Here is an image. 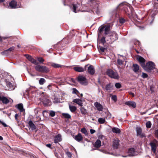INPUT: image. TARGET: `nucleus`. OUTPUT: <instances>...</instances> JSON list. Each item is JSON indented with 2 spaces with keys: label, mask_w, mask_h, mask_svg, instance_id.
<instances>
[{
  "label": "nucleus",
  "mask_w": 158,
  "mask_h": 158,
  "mask_svg": "<svg viewBox=\"0 0 158 158\" xmlns=\"http://www.w3.org/2000/svg\"><path fill=\"white\" fill-rule=\"evenodd\" d=\"M110 31V25L107 24L101 26L98 29V38L103 44L107 42V44H111L118 39V35L114 31Z\"/></svg>",
  "instance_id": "f257e3e1"
},
{
  "label": "nucleus",
  "mask_w": 158,
  "mask_h": 158,
  "mask_svg": "<svg viewBox=\"0 0 158 158\" xmlns=\"http://www.w3.org/2000/svg\"><path fill=\"white\" fill-rule=\"evenodd\" d=\"M36 71L43 73H47L49 71L48 68L45 66L38 65L35 67Z\"/></svg>",
  "instance_id": "f03ea898"
},
{
  "label": "nucleus",
  "mask_w": 158,
  "mask_h": 158,
  "mask_svg": "<svg viewBox=\"0 0 158 158\" xmlns=\"http://www.w3.org/2000/svg\"><path fill=\"white\" fill-rule=\"evenodd\" d=\"M107 75L111 78L117 79L119 78V76L118 73L110 69H108L106 72Z\"/></svg>",
  "instance_id": "7ed1b4c3"
},
{
  "label": "nucleus",
  "mask_w": 158,
  "mask_h": 158,
  "mask_svg": "<svg viewBox=\"0 0 158 158\" xmlns=\"http://www.w3.org/2000/svg\"><path fill=\"white\" fill-rule=\"evenodd\" d=\"M143 68L147 71L149 72L151 71V70L155 68V64L153 62L149 61L146 64V65H145Z\"/></svg>",
  "instance_id": "20e7f679"
},
{
  "label": "nucleus",
  "mask_w": 158,
  "mask_h": 158,
  "mask_svg": "<svg viewBox=\"0 0 158 158\" xmlns=\"http://www.w3.org/2000/svg\"><path fill=\"white\" fill-rule=\"evenodd\" d=\"M128 153L129 156H133L138 155V152L134 148H131L129 149Z\"/></svg>",
  "instance_id": "39448f33"
},
{
  "label": "nucleus",
  "mask_w": 158,
  "mask_h": 158,
  "mask_svg": "<svg viewBox=\"0 0 158 158\" xmlns=\"http://www.w3.org/2000/svg\"><path fill=\"white\" fill-rule=\"evenodd\" d=\"M6 84L7 87H6V89L8 90H12L15 88V86L12 85L10 82L6 81Z\"/></svg>",
  "instance_id": "423d86ee"
},
{
  "label": "nucleus",
  "mask_w": 158,
  "mask_h": 158,
  "mask_svg": "<svg viewBox=\"0 0 158 158\" xmlns=\"http://www.w3.org/2000/svg\"><path fill=\"white\" fill-rule=\"evenodd\" d=\"M137 60L139 62L141 66L143 68L145 65V59L140 56H138L137 57Z\"/></svg>",
  "instance_id": "0eeeda50"
},
{
  "label": "nucleus",
  "mask_w": 158,
  "mask_h": 158,
  "mask_svg": "<svg viewBox=\"0 0 158 158\" xmlns=\"http://www.w3.org/2000/svg\"><path fill=\"white\" fill-rule=\"evenodd\" d=\"M78 79V81L82 84H85L86 83V78L82 76H79Z\"/></svg>",
  "instance_id": "6e6552de"
},
{
  "label": "nucleus",
  "mask_w": 158,
  "mask_h": 158,
  "mask_svg": "<svg viewBox=\"0 0 158 158\" xmlns=\"http://www.w3.org/2000/svg\"><path fill=\"white\" fill-rule=\"evenodd\" d=\"M137 135L141 137H143L145 136V134L142 133V130L140 127H137L136 128Z\"/></svg>",
  "instance_id": "1a4fd4ad"
},
{
  "label": "nucleus",
  "mask_w": 158,
  "mask_h": 158,
  "mask_svg": "<svg viewBox=\"0 0 158 158\" xmlns=\"http://www.w3.org/2000/svg\"><path fill=\"white\" fill-rule=\"evenodd\" d=\"M94 105L96 109L99 111H102L103 107L102 105L98 102H96L94 103Z\"/></svg>",
  "instance_id": "9d476101"
},
{
  "label": "nucleus",
  "mask_w": 158,
  "mask_h": 158,
  "mask_svg": "<svg viewBox=\"0 0 158 158\" xmlns=\"http://www.w3.org/2000/svg\"><path fill=\"white\" fill-rule=\"evenodd\" d=\"M26 56L27 59L31 62L35 64L36 65L38 64V62L36 60L33 58L31 56L29 55H26Z\"/></svg>",
  "instance_id": "9b49d317"
},
{
  "label": "nucleus",
  "mask_w": 158,
  "mask_h": 158,
  "mask_svg": "<svg viewBox=\"0 0 158 158\" xmlns=\"http://www.w3.org/2000/svg\"><path fill=\"white\" fill-rule=\"evenodd\" d=\"M88 72L89 74L91 75H93L95 72V70L93 65H90L88 68Z\"/></svg>",
  "instance_id": "f8f14e48"
},
{
  "label": "nucleus",
  "mask_w": 158,
  "mask_h": 158,
  "mask_svg": "<svg viewBox=\"0 0 158 158\" xmlns=\"http://www.w3.org/2000/svg\"><path fill=\"white\" fill-rule=\"evenodd\" d=\"M43 102V104L45 106H49L51 104L50 101L48 98H44Z\"/></svg>",
  "instance_id": "ddd939ff"
},
{
  "label": "nucleus",
  "mask_w": 158,
  "mask_h": 158,
  "mask_svg": "<svg viewBox=\"0 0 158 158\" xmlns=\"http://www.w3.org/2000/svg\"><path fill=\"white\" fill-rule=\"evenodd\" d=\"M125 104L129 107H132L135 108L136 106V104L135 102L132 101H128L125 103Z\"/></svg>",
  "instance_id": "4468645a"
},
{
  "label": "nucleus",
  "mask_w": 158,
  "mask_h": 158,
  "mask_svg": "<svg viewBox=\"0 0 158 158\" xmlns=\"http://www.w3.org/2000/svg\"><path fill=\"white\" fill-rule=\"evenodd\" d=\"M0 100L5 104H7L9 102V100L6 97L0 95Z\"/></svg>",
  "instance_id": "2eb2a0df"
},
{
  "label": "nucleus",
  "mask_w": 158,
  "mask_h": 158,
  "mask_svg": "<svg viewBox=\"0 0 158 158\" xmlns=\"http://www.w3.org/2000/svg\"><path fill=\"white\" fill-rule=\"evenodd\" d=\"M10 6L11 8H18L20 6H18L16 4V2L14 1H12L9 3Z\"/></svg>",
  "instance_id": "dca6fc26"
},
{
  "label": "nucleus",
  "mask_w": 158,
  "mask_h": 158,
  "mask_svg": "<svg viewBox=\"0 0 158 158\" xmlns=\"http://www.w3.org/2000/svg\"><path fill=\"white\" fill-rule=\"evenodd\" d=\"M80 5L78 3L77 4H73V7L72 9L73 11L75 13H77L79 11V9H78L79 6Z\"/></svg>",
  "instance_id": "f3484780"
},
{
  "label": "nucleus",
  "mask_w": 158,
  "mask_h": 158,
  "mask_svg": "<svg viewBox=\"0 0 158 158\" xmlns=\"http://www.w3.org/2000/svg\"><path fill=\"white\" fill-rule=\"evenodd\" d=\"M28 123L29 127L32 130H34L36 129V126L31 120L29 121Z\"/></svg>",
  "instance_id": "a211bd4d"
},
{
  "label": "nucleus",
  "mask_w": 158,
  "mask_h": 158,
  "mask_svg": "<svg viewBox=\"0 0 158 158\" xmlns=\"http://www.w3.org/2000/svg\"><path fill=\"white\" fill-rule=\"evenodd\" d=\"M150 145L151 146L152 150L153 152L154 153H155L156 149V145L154 142H150Z\"/></svg>",
  "instance_id": "6ab92c4d"
},
{
  "label": "nucleus",
  "mask_w": 158,
  "mask_h": 158,
  "mask_svg": "<svg viewBox=\"0 0 158 158\" xmlns=\"http://www.w3.org/2000/svg\"><path fill=\"white\" fill-rule=\"evenodd\" d=\"M74 139L77 141L80 142L82 141L83 137L81 134L80 133H79L75 136Z\"/></svg>",
  "instance_id": "aec40b11"
},
{
  "label": "nucleus",
  "mask_w": 158,
  "mask_h": 158,
  "mask_svg": "<svg viewBox=\"0 0 158 158\" xmlns=\"http://www.w3.org/2000/svg\"><path fill=\"white\" fill-rule=\"evenodd\" d=\"M119 146L118 140V139H114L113 141V146L114 148L117 149Z\"/></svg>",
  "instance_id": "412c9836"
},
{
  "label": "nucleus",
  "mask_w": 158,
  "mask_h": 158,
  "mask_svg": "<svg viewBox=\"0 0 158 158\" xmlns=\"http://www.w3.org/2000/svg\"><path fill=\"white\" fill-rule=\"evenodd\" d=\"M73 68L74 70L77 72H83L84 71V68L81 67L77 66L74 67Z\"/></svg>",
  "instance_id": "4be33fe9"
},
{
  "label": "nucleus",
  "mask_w": 158,
  "mask_h": 158,
  "mask_svg": "<svg viewBox=\"0 0 158 158\" xmlns=\"http://www.w3.org/2000/svg\"><path fill=\"white\" fill-rule=\"evenodd\" d=\"M61 140V135L60 134H58L55 136L54 140V142L55 143H57L60 141Z\"/></svg>",
  "instance_id": "5701e85b"
},
{
  "label": "nucleus",
  "mask_w": 158,
  "mask_h": 158,
  "mask_svg": "<svg viewBox=\"0 0 158 158\" xmlns=\"http://www.w3.org/2000/svg\"><path fill=\"white\" fill-rule=\"evenodd\" d=\"M94 147L97 148H100L101 145V141L99 139L97 140L94 144Z\"/></svg>",
  "instance_id": "b1692460"
},
{
  "label": "nucleus",
  "mask_w": 158,
  "mask_h": 158,
  "mask_svg": "<svg viewBox=\"0 0 158 158\" xmlns=\"http://www.w3.org/2000/svg\"><path fill=\"white\" fill-rule=\"evenodd\" d=\"M73 102H74L77 103L80 106H83L82 101L79 99H75L73 100Z\"/></svg>",
  "instance_id": "393cba45"
},
{
  "label": "nucleus",
  "mask_w": 158,
  "mask_h": 158,
  "mask_svg": "<svg viewBox=\"0 0 158 158\" xmlns=\"http://www.w3.org/2000/svg\"><path fill=\"white\" fill-rule=\"evenodd\" d=\"M51 65L52 66L55 68H61L63 66L62 65L54 63H51Z\"/></svg>",
  "instance_id": "a878e982"
},
{
  "label": "nucleus",
  "mask_w": 158,
  "mask_h": 158,
  "mask_svg": "<svg viewBox=\"0 0 158 158\" xmlns=\"http://www.w3.org/2000/svg\"><path fill=\"white\" fill-rule=\"evenodd\" d=\"M112 131L116 134H119L120 132V130L117 127H113L112 128Z\"/></svg>",
  "instance_id": "bb28decb"
},
{
  "label": "nucleus",
  "mask_w": 158,
  "mask_h": 158,
  "mask_svg": "<svg viewBox=\"0 0 158 158\" xmlns=\"http://www.w3.org/2000/svg\"><path fill=\"white\" fill-rule=\"evenodd\" d=\"M17 108L21 112H22L24 110L23 108V106L22 104H19L17 105Z\"/></svg>",
  "instance_id": "cd10ccee"
},
{
  "label": "nucleus",
  "mask_w": 158,
  "mask_h": 158,
  "mask_svg": "<svg viewBox=\"0 0 158 158\" xmlns=\"http://www.w3.org/2000/svg\"><path fill=\"white\" fill-rule=\"evenodd\" d=\"M71 90L72 91V93L73 94H75L79 97L78 94L79 93V92L75 88H71Z\"/></svg>",
  "instance_id": "c85d7f7f"
},
{
  "label": "nucleus",
  "mask_w": 158,
  "mask_h": 158,
  "mask_svg": "<svg viewBox=\"0 0 158 158\" xmlns=\"http://www.w3.org/2000/svg\"><path fill=\"white\" fill-rule=\"evenodd\" d=\"M105 89L107 91H110L112 89V87L111 84H109L106 85Z\"/></svg>",
  "instance_id": "c756f323"
},
{
  "label": "nucleus",
  "mask_w": 158,
  "mask_h": 158,
  "mask_svg": "<svg viewBox=\"0 0 158 158\" xmlns=\"http://www.w3.org/2000/svg\"><path fill=\"white\" fill-rule=\"evenodd\" d=\"M133 70L135 72H137L139 69V66L137 64H133Z\"/></svg>",
  "instance_id": "7c9ffc66"
},
{
  "label": "nucleus",
  "mask_w": 158,
  "mask_h": 158,
  "mask_svg": "<svg viewBox=\"0 0 158 158\" xmlns=\"http://www.w3.org/2000/svg\"><path fill=\"white\" fill-rule=\"evenodd\" d=\"M15 49V47H10L9 49H8L7 50H6L4 52H2V54H3L4 53H6V52H7L9 51L10 52H13Z\"/></svg>",
  "instance_id": "2f4dec72"
},
{
  "label": "nucleus",
  "mask_w": 158,
  "mask_h": 158,
  "mask_svg": "<svg viewBox=\"0 0 158 158\" xmlns=\"http://www.w3.org/2000/svg\"><path fill=\"white\" fill-rule=\"evenodd\" d=\"M81 112L82 114L85 115L87 113V110L84 107H81L80 108Z\"/></svg>",
  "instance_id": "473e14b6"
},
{
  "label": "nucleus",
  "mask_w": 158,
  "mask_h": 158,
  "mask_svg": "<svg viewBox=\"0 0 158 158\" xmlns=\"http://www.w3.org/2000/svg\"><path fill=\"white\" fill-rule=\"evenodd\" d=\"M98 122L100 124H103L105 122V118H100L98 119Z\"/></svg>",
  "instance_id": "72a5a7b5"
},
{
  "label": "nucleus",
  "mask_w": 158,
  "mask_h": 158,
  "mask_svg": "<svg viewBox=\"0 0 158 158\" xmlns=\"http://www.w3.org/2000/svg\"><path fill=\"white\" fill-rule=\"evenodd\" d=\"M77 110V108L75 106H70V110L72 112H75Z\"/></svg>",
  "instance_id": "f704fd0d"
},
{
  "label": "nucleus",
  "mask_w": 158,
  "mask_h": 158,
  "mask_svg": "<svg viewBox=\"0 0 158 158\" xmlns=\"http://www.w3.org/2000/svg\"><path fill=\"white\" fill-rule=\"evenodd\" d=\"M117 64L118 65H121L123 64L124 62V61L118 58L117 59Z\"/></svg>",
  "instance_id": "c9c22d12"
},
{
  "label": "nucleus",
  "mask_w": 158,
  "mask_h": 158,
  "mask_svg": "<svg viewBox=\"0 0 158 158\" xmlns=\"http://www.w3.org/2000/svg\"><path fill=\"white\" fill-rule=\"evenodd\" d=\"M81 132L84 133L85 135H87L88 134L85 128H83L81 129Z\"/></svg>",
  "instance_id": "e433bc0d"
},
{
  "label": "nucleus",
  "mask_w": 158,
  "mask_h": 158,
  "mask_svg": "<svg viewBox=\"0 0 158 158\" xmlns=\"http://www.w3.org/2000/svg\"><path fill=\"white\" fill-rule=\"evenodd\" d=\"M45 81V80L44 78H41L39 81V83L40 85H43Z\"/></svg>",
  "instance_id": "4c0bfd02"
},
{
  "label": "nucleus",
  "mask_w": 158,
  "mask_h": 158,
  "mask_svg": "<svg viewBox=\"0 0 158 158\" xmlns=\"http://www.w3.org/2000/svg\"><path fill=\"white\" fill-rule=\"evenodd\" d=\"M53 102L54 103L60 102V99L58 98H55L54 99Z\"/></svg>",
  "instance_id": "58836bf2"
},
{
  "label": "nucleus",
  "mask_w": 158,
  "mask_h": 158,
  "mask_svg": "<svg viewBox=\"0 0 158 158\" xmlns=\"http://www.w3.org/2000/svg\"><path fill=\"white\" fill-rule=\"evenodd\" d=\"M38 60L40 62V63L43 64V62L44 61V60L42 57H38L37 58Z\"/></svg>",
  "instance_id": "ea45409f"
},
{
  "label": "nucleus",
  "mask_w": 158,
  "mask_h": 158,
  "mask_svg": "<svg viewBox=\"0 0 158 158\" xmlns=\"http://www.w3.org/2000/svg\"><path fill=\"white\" fill-rule=\"evenodd\" d=\"M111 99L115 102L117 100V98L116 95H113L111 97Z\"/></svg>",
  "instance_id": "a19ab883"
},
{
  "label": "nucleus",
  "mask_w": 158,
  "mask_h": 158,
  "mask_svg": "<svg viewBox=\"0 0 158 158\" xmlns=\"http://www.w3.org/2000/svg\"><path fill=\"white\" fill-rule=\"evenodd\" d=\"M146 126L148 128H150L151 126V123L150 121H148L146 123Z\"/></svg>",
  "instance_id": "79ce46f5"
},
{
  "label": "nucleus",
  "mask_w": 158,
  "mask_h": 158,
  "mask_svg": "<svg viewBox=\"0 0 158 158\" xmlns=\"http://www.w3.org/2000/svg\"><path fill=\"white\" fill-rule=\"evenodd\" d=\"M62 115L66 118H69V114H68L63 113Z\"/></svg>",
  "instance_id": "37998d69"
},
{
  "label": "nucleus",
  "mask_w": 158,
  "mask_h": 158,
  "mask_svg": "<svg viewBox=\"0 0 158 158\" xmlns=\"http://www.w3.org/2000/svg\"><path fill=\"white\" fill-rule=\"evenodd\" d=\"M99 50H100L102 52H104L105 48L103 47H100L99 48H98Z\"/></svg>",
  "instance_id": "c03bdc74"
},
{
  "label": "nucleus",
  "mask_w": 158,
  "mask_h": 158,
  "mask_svg": "<svg viewBox=\"0 0 158 158\" xmlns=\"http://www.w3.org/2000/svg\"><path fill=\"white\" fill-rule=\"evenodd\" d=\"M121 85L119 83H116L115 84V86L118 89L120 88L121 87Z\"/></svg>",
  "instance_id": "a18cd8bd"
},
{
  "label": "nucleus",
  "mask_w": 158,
  "mask_h": 158,
  "mask_svg": "<svg viewBox=\"0 0 158 158\" xmlns=\"http://www.w3.org/2000/svg\"><path fill=\"white\" fill-rule=\"evenodd\" d=\"M50 115L52 117H53L55 115V112L53 111H51L50 113Z\"/></svg>",
  "instance_id": "49530a36"
},
{
  "label": "nucleus",
  "mask_w": 158,
  "mask_h": 158,
  "mask_svg": "<svg viewBox=\"0 0 158 158\" xmlns=\"http://www.w3.org/2000/svg\"><path fill=\"white\" fill-rule=\"evenodd\" d=\"M106 113L108 115V116L107 117H105V118H110L111 117V114L109 112H108V111H107L106 112Z\"/></svg>",
  "instance_id": "de8ad7c7"
},
{
  "label": "nucleus",
  "mask_w": 158,
  "mask_h": 158,
  "mask_svg": "<svg viewBox=\"0 0 158 158\" xmlns=\"http://www.w3.org/2000/svg\"><path fill=\"white\" fill-rule=\"evenodd\" d=\"M123 6H124V7H125L126 6H124V4L123 3H122L119 4V5L117 7V9H118L119 8H120L121 7H122Z\"/></svg>",
  "instance_id": "09e8293b"
},
{
  "label": "nucleus",
  "mask_w": 158,
  "mask_h": 158,
  "mask_svg": "<svg viewBox=\"0 0 158 158\" xmlns=\"http://www.w3.org/2000/svg\"><path fill=\"white\" fill-rule=\"evenodd\" d=\"M148 75L144 73H143L142 75V77L143 78H147L148 77Z\"/></svg>",
  "instance_id": "8fccbe9b"
},
{
  "label": "nucleus",
  "mask_w": 158,
  "mask_h": 158,
  "mask_svg": "<svg viewBox=\"0 0 158 158\" xmlns=\"http://www.w3.org/2000/svg\"><path fill=\"white\" fill-rule=\"evenodd\" d=\"M125 22V20L123 18H121L119 19V22L121 23H123Z\"/></svg>",
  "instance_id": "3c124183"
},
{
  "label": "nucleus",
  "mask_w": 158,
  "mask_h": 158,
  "mask_svg": "<svg viewBox=\"0 0 158 158\" xmlns=\"http://www.w3.org/2000/svg\"><path fill=\"white\" fill-rule=\"evenodd\" d=\"M3 125L4 127H8V126L4 122L1 121L0 122Z\"/></svg>",
  "instance_id": "603ef678"
},
{
  "label": "nucleus",
  "mask_w": 158,
  "mask_h": 158,
  "mask_svg": "<svg viewBox=\"0 0 158 158\" xmlns=\"http://www.w3.org/2000/svg\"><path fill=\"white\" fill-rule=\"evenodd\" d=\"M155 134L156 137L158 138V130L155 131Z\"/></svg>",
  "instance_id": "864d4df0"
},
{
  "label": "nucleus",
  "mask_w": 158,
  "mask_h": 158,
  "mask_svg": "<svg viewBox=\"0 0 158 158\" xmlns=\"http://www.w3.org/2000/svg\"><path fill=\"white\" fill-rule=\"evenodd\" d=\"M19 116V114H16L15 115V119L17 121H18V117Z\"/></svg>",
  "instance_id": "5fc2aeb1"
},
{
  "label": "nucleus",
  "mask_w": 158,
  "mask_h": 158,
  "mask_svg": "<svg viewBox=\"0 0 158 158\" xmlns=\"http://www.w3.org/2000/svg\"><path fill=\"white\" fill-rule=\"evenodd\" d=\"M90 132L91 134H93L95 132V131L94 129H91L90 130Z\"/></svg>",
  "instance_id": "6e6d98bb"
},
{
  "label": "nucleus",
  "mask_w": 158,
  "mask_h": 158,
  "mask_svg": "<svg viewBox=\"0 0 158 158\" xmlns=\"http://www.w3.org/2000/svg\"><path fill=\"white\" fill-rule=\"evenodd\" d=\"M69 129L68 128H65L64 129V131L66 132V133H68L69 132Z\"/></svg>",
  "instance_id": "4d7b16f0"
},
{
  "label": "nucleus",
  "mask_w": 158,
  "mask_h": 158,
  "mask_svg": "<svg viewBox=\"0 0 158 158\" xmlns=\"http://www.w3.org/2000/svg\"><path fill=\"white\" fill-rule=\"evenodd\" d=\"M71 81L75 83V81L74 79L73 78H71V80H70V81Z\"/></svg>",
  "instance_id": "13d9d810"
},
{
  "label": "nucleus",
  "mask_w": 158,
  "mask_h": 158,
  "mask_svg": "<svg viewBox=\"0 0 158 158\" xmlns=\"http://www.w3.org/2000/svg\"><path fill=\"white\" fill-rule=\"evenodd\" d=\"M46 146L49 148H50L51 146V145L50 144H47L46 145Z\"/></svg>",
  "instance_id": "bf43d9fd"
},
{
  "label": "nucleus",
  "mask_w": 158,
  "mask_h": 158,
  "mask_svg": "<svg viewBox=\"0 0 158 158\" xmlns=\"http://www.w3.org/2000/svg\"><path fill=\"white\" fill-rule=\"evenodd\" d=\"M66 154L69 157V152H66Z\"/></svg>",
  "instance_id": "052dcab7"
},
{
  "label": "nucleus",
  "mask_w": 158,
  "mask_h": 158,
  "mask_svg": "<svg viewBox=\"0 0 158 158\" xmlns=\"http://www.w3.org/2000/svg\"><path fill=\"white\" fill-rule=\"evenodd\" d=\"M130 94L131 95H132L133 97H134L135 96L134 94L133 93H132V92L130 93Z\"/></svg>",
  "instance_id": "680f3d73"
},
{
  "label": "nucleus",
  "mask_w": 158,
  "mask_h": 158,
  "mask_svg": "<svg viewBox=\"0 0 158 158\" xmlns=\"http://www.w3.org/2000/svg\"><path fill=\"white\" fill-rule=\"evenodd\" d=\"M64 0V5H66L65 3L66 2L69 1V0Z\"/></svg>",
  "instance_id": "e2e57ef3"
},
{
  "label": "nucleus",
  "mask_w": 158,
  "mask_h": 158,
  "mask_svg": "<svg viewBox=\"0 0 158 158\" xmlns=\"http://www.w3.org/2000/svg\"><path fill=\"white\" fill-rule=\"evenodd\" d=\"M3 139V138L1 136H0V140H2Z\"/></svg>",
  "instance_id": "0e129e2a"
},
{
  "label": "nucleus",
  "mask_w": 158,
  "mask_h": 158,
  "mask_svg": "<svg viewBox=\"0 0 158 158\" xmlns=\"http://www.w3.org/2000/svg\"><path fill=\"white\" fill-rule=\"evenodd\" d=\"M46 113V111H43V114L44 115L45 113Z\"/></svg>",
  "instance_id": "69168bd1"
},
{
  "label": "nucleus",
  "mask_w": 158,
  "mask_h": 158,
  "mask_svg": "<svg viewBox=\"0 0 158 158\" xmlns=\"http://www.w3.org/2000/svg\"><path fill=\"white\" fill-rule=\"evenodd\" d=\"M51 86V85H48V87L49 88V87Z\"/></svg>",
  "instance_id": "338daca9"
},
{
  "label": "nucleus",
  "mask_w": 158,
  "mask_h": 158,
  "mask_svg": "<svg viewBox=\"0 0 158 158\" xmlns=\"http://www.w3.org/2000/svg\"><path fill=\"white\" fill-rule=\"evenodd\" d=\"M4 0H0V2H2L4 1Z\"/></svg>",
  "instance_id": "774afa93"
}]
</instances>
